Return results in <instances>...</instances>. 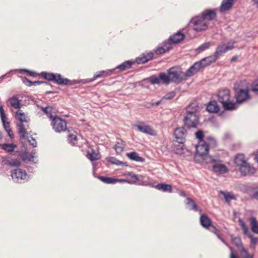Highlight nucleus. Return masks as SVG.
Returning a JSON list of instances; mask_svg holds the SVG:
<instances>
[{"mask_svg": "<svg viewBox=\"0 0 258 258\" xmlns=\"http://www.w3.org/2000/svg\"><path fill=\"white\" fill-rule=\"evenodd\" d=\"M171 83L179 84L184 80H186L185 73L179 67H173L167 70Z\"/></svg>", "mask_w": 258, "mask_h": 258, "instance_id": "4", "label": "nucleus"}, {"mask_svg": "<svg viewBox=\"0 0 258 258\" xmlns=\"http://www.w3.org/2000/svg\"><path fill=\"white\" fill-rule=\"evenodd\" d=\"M249 221L251 227V231L256 234H258V221L254 217H250Z\"/></svg>", "mask_w": 258, "mask_h": 258, "instance_id": "35", "label": "nucleus"}, {"mask_svg": "<svg viewBox=\"0 0 258 258\" xmlns=\"http://www.w3.org/2000/svg\"><path fill=\"white\" fill-rule=\"evenodd\" d=\"M6 132L8 133V136L11 139H13L14 138V135L11 129H8V130H6Z\"/></svg>", "mask_w": 258, "mask_h": 258, "instance_id": "64", "label": "nucleus"}, {"mask_svg": "<svg viewBox=\"0 0 258 258\" xmlns=\"http://www.w3.org/2000/svg\"><path fill=\"white\" fill-rule=\"evenodd\" d=\"M197 154L206 163L208 161L209 157H212L213 155L208 154L209 148L207 144L203 143H199V144L196 146Z\"/></svg>", "mask_w": 258, "mask_h": 258, "instance_id": "8", "label": "nucleus"}, {"mask_svg": "<svg viewBox=\"0 0 258 258\" xmlns=\"http://www.w3.org/2000/svg\"><path fill=\"white\" fill-rule=\"evenodd\" d=\"M75 82H82L83 84H86V83H90V82H92L93 81V79H92V78L91 79H85V80H81L80 81H78V80H74Z\"/></svg>", "mask_w": 258, "mask_h": 258, "instance_id": "61", "label": "nucleus"}, {"mask_svg": "<svg viewBox=\"0 0 258 258\" xmlns=\"http://www.w3.org/2000/svg\"><path fill=\"white\" fill-rule=\"evenodd\" d=\"M87 157L92 161L97 160L100 158L99 154L94 150H92L90 153L89 152L87 155Z\"/></svg>", "mask_w": 258, "mask_h": 258, "instance_id": "42", "label": "nucleus"}, {"mask_svg": "<svg viewBox=\"0 0 258 258\" xmlns=\"http://www.w3.org/2000/svg\"><path fill=\"white\" fill-rule=\"evenodd\" d=\"M11 105L15 109H18L20 107V100L16 96H13L9 99Z\"/></svg>", "mask_w": 258, "mask_h": 258, "instance_id": "38", "label": "nucleus"}, {"mask_svg": "<svg viewBox=\"0 0 258 258\" xmlns=\"http://www.w3.org/2000/svg\"><path fill=\"white\" fill-rule=\"evenodd\" d=\"M234 3V0H223L221 3L220 11L221 12L228 11L231 9Z\"/></svg>", "mask_w": 258, "mask_h": 258, "instance_id": "29", "label": "nucleus"}, {"mask_svg": "<svg viewBox=\"0 0 258 258\" xmlns=\"http://www.w3.org/2000/svg\"><path fill=\"white\" fill-rule=\"evenodd\" d=\"M238 223L239 225L241 226L243 234L247 236L250 239V243L252 245L253 248H255V245L258 243V238L254 237L249 231L246 227L245 222L241 219L238 220Z\"/></svg>", "mask_w": 258, "mask_h": 258, "instance_id": "13", "label": "nucleus"}, {"mask_svg": "<svg viewBox=\"0 0 258 258\" xmlns=\"http://www.w3.org/2000/svg\"><path fill=\"white\" fill-rule=\"evenodd\" d=\"M186 131L184 127L176 128L174 133V136L176 139V142L179 144H183L185 141Z\"/></svg>", "mask_w": 258, "mask_h": 258, "instance_id": "16", "label": "nucleus"}, {"mask_svg": "<svg viewBox=\"0 0 258 258\" xmlns=\"http://www.w3.org/2000/svg\"><path fill=\"white\" fill-rule=\"evenodd\" d=\"M208 159H209L208 161L206 163L213 165L212 170L214 172L218 174H222L227 172V168L223 164V161L218 155H214L212 157H209Z\"/></svg>", "mask_w": 258, "mask_h": 258, "instance_id": "3", "label": "nucleus"}, {"mask_svg": "<svg viewBox=\"0 0 258 258\" xmlns=\"http://www.w3.org/2000/svg\"><path fill=\"white\" fill-rule=\"evenodd\" d=\"M232 243L237 247L240 250L242 249V247H243L241 242V240L239 237H234L232 238Z\"/></svg>", "mask_w": 258, "mask_h": 258, "instance_id": "43", "label": "nucleus"}, {"mask_svg": "<svg viewBox=\"0 0 258 258\" xmlns=\"http://www.w3.org/2000/svg\"><path fill=\"white\" fill-rule=\"evenodd\" d=\"M172 48V46L169 42L165 40L163 42L161 46L158 47L155 51V53L157 54H162Z\"/></svg>", "mask_w": 258, "mask_h": 258, "instance_id": "24", "label": "nucleus"}, {"mask_svg": "<svg viewBox=\"0 0 258 258\" xmlns=\"http://www.w3.org/2000/svg\"><path fill=\"white\" fill-rule=\"evenodd\" d=\"M196 136L197 139H198L200 140L199 143H203L205 141H203V139L204 138V134L203 132L202 131H198L196 133Z\"/></svg>", "mask_w": 258, "mask_h": 258, "instance_id": "50", "label": "nucleus"}, {"mask_svg": "<svg viewBox=\"0 0 258 258\" xmlns=\"http://www.w3.org/2000/svg\"><path fill=\"white\" fill-rule=\"evenodd\" d=\"M21 78L23 83L27 86H28V84H31V83H32V81L28 79L25 77H22Z\"/></svg>", "mask_w": 258, "mask_h": 258, "instance_id": "62", "label": "nucleus"}, {"mask_svg": "<svg viewBox=\"0 0 258 258\" xmlns=\"http://www.w3.org/2000/svg\"><path fill=\"white\" fill-rule=\"evenodd\" d=\"M108 161L111 163L112 164L116 165H122L124 164V163L119 160H117L115 157H109L108 159Z\"/></svg>", "mask_w": 258, "mask_h": 258, "instance_id": "45", "label": "nucleus"}, {"mask_svg": "<svg viewBox=\"0 0 258 258\" xmlns=\"http://www.w3.org/2000/svg\"><path fill=\"white\" fill-rule=\"evenodd\" d=\"M16 147L17 145L13 143L0 144V148L8 153L13 152Z\"/></svg>", "mask_w": 258, "mask_h": 258, "instance_id": "32", "label": "nucleus"}, {"mask_svg": "<svg viewBox=\"0 0 258 258\" xmlns=\"http://www.w3.org/2000/svg\"><path fill=\"white\" fill-rule=\"evenodd\" d=\"M184 34L182 33L180 31H178L177 32L171 35L169 39L166 40L170 42L171 46L172 47V44H175L180 43L184 39Z\"/></svg>", "mask_w": 258, "mask_h": 258, "instance_id": "21", "label": "nucleus"}, {"mask_svg": "<svg viewBox=\"0 0 258 258\" xmlns=\"http://www.w3.org/2000/svg\"><path fill=\"white\" fill-rule=\"evenodd\" d=\"M235 91L236 103L241 104L250 99L248 89L237 88Z\"/></svg>", "mask_w": 258, "mask_h": 258, "instance_id": "10", "label": "nucleus"}, {"mask_svg": "<svg viewBox=\"0 0 258 258\" xmlns=\"http://www.w3.org/2000/svg\"><path fill=\"white\" fill-rule=\"evenodd\" d=\"M40 75L43 77L45 80L48 81H52L54 83L59 85H67L70 82L69 79L62 78L60 74H54L52 73L42 72L40 73Z\"/></svg>", "mask_w": 258, "mask_h": 258, "instance_id": "6", "label": "nucleus"}, {"mask_svg": "<svg viewBox=\"0 0 258 258\" xmlns=\"http://www.w3.org/2000/svg\"><path fill=\"white\" fill-rule=\"evenodd\" d=\"M11 176L14 182L18 183L26 181L29 179V176L26 172L19 168L12 170Z\"/></svg>", "mask_w": 258, "mask_h": 258, "instance_id": "9", "label": "nucleus"}, {"mask_svg": "<svg viewBox=\"0 0 258 258\" xmlns=\"http://www.w3.org/2000/svg\"><path fill=\"white\" fill-rule=\"evenodd\" d=\"M48 110L46 111V114L47 117L52 120V119L54 118V117L52 115L53 108L51 106H48Z\"/></svg>", "mask_w": 258, "mask_h": 258, "instance_id": "52", "label": "nucleus"}, {"mask_svg": "<svg viewBox=\"0 0 258 258\" xmlns=\"http://www.w3.org/2000/svg\"><path fill=\"white\" fill-rule=\"evenodd\" d=\"M104 77H106L113 74H117L115 68L104 71Z\"/></svg>", "mask_w": 258, "mask_h": 258, "instance_id": "51", "label": "nucleus"}, {"mask_svg": "<svg viewBox=\"0 0 258 258\" xmlns=\"http://www.w3.org/2000/svg\"><path fill=\"white\" fill-rule=\"evenodd\" d=\"M20 72H26L27 73L29 76H32L33 77H36L38 74L35 72H33V71H29L28 70H26V69H21L20 70Z\"/></svg>", "mask_w": 258, "mask_h": 258, "instance_id": "53", "label": "nucleus"}, {"mask_svg": "<svg viewBox=\"0 0 258 258\" xmlns=\"http://www.w3.org/2000/svg\"><path fill=\"white\" fill-rule=\"evenodd\" d=\"M35 154V150L32 151L30 153L25 152L21 155V158L24 161H28L33 163H36L37 162V160L36 161H35V159L36 158Z\"/></svg>", "mask_w": 258, "mask_h": 258, "instance_id": "22", "label": "nucleus"}, {"mask_svg": "<svg viewBox=\"0 0 258 258\" xmlns=\"http://www.w3.org/2000/svg\"><path fill=\"white\" fill-rule=\"evenodd\" d=\"M155 188L163 192L171 193L172 192V187L171 184L165 183H158L155 186Z\"/></svg>", "mask_w": 258, "mask_h": 258, "instance_id": "31", "label": "nucleus"}, {"mask_svg": "<svg viewBox=\"0 0 258 258\" xmlns=\"http://www.w3.org/2000/svg\"><path fill=\"white\" fill-rule=\"evenodd\" d=\"M11 160H10L8 158L3 157L2 160V163L3 165H7L10 166Z\"/></svg>", "mask_w": 258, "mask_h": 258, "instance_id": "59", "label": "nucleus"}, {"mask_svg": "<svg viewBox=\"0 0 258 258\" xmlns=\"http://www.w3.org/2000/svg\"><path fill=\"white\" fill-rule=\"evenodd\" d=\"M207 110L211 113H217L220 110V107L215 100L210 101L207 106Z\"/></svg>", "mask_w": 258, "mask_h": 258, "instance_id": "27", "label": "nucleus"}, {"mask_svg": "<svg viewBox=\"0 0 258 258\" xmlns=\"http://www.w3.org/2000/svg\"><path fill=\"white\" fill-rule=\"evenodd\" d=\"M51 124L53 130L56 133L64 132L67 129L66 121L58 117L55 116L52 119Z\"/></svg>", "mask_w": 258, "mask_h": 258, "instance_id": "11", "label": "nucleus"}, {"mask_svg": "<svg viewBox=\"0 0 258 258\" xmlns=\"http://www.w3.org/2000/svg\"><path fill=\"white\" fill-rule=\"evenodd\" d=\"M240 253L242 255V258H253V255L249 254L244 247H242V249L240 250Z\"/></svg>", "mask_w": 258, "mask_h": 258, "instance_id": "47", "label": "nucleus"}, {"mask_svg": "<svg viewBox=\"0 0 258 258\" xmlns=\"http://www.w3.org/2000/svg\"><path fill=\"white\" fill-rule=\"evenodd\" d=\"M200 223L203 227L205 228H209L210 230L214 233H216V231H217V229L214 226L211 225V220L205 215L201 216Z\"/></svg>", "mask_w": 258, "mask_h": 258, "instance_id": "20", "label": "nucleus"}, {"mask_svg": "<svg viewBox=\"0 0 258 258\" xmlns=\"http://www.w3.org/2000/svg\"><path fill=\"white\" fill-rule=\"evenodd\" d=\"M28 142L30 143L31 145H32L34 147H36L37 146V142L36 140L33 138L31 136L27 140Z\"/></svg>", "mask_w": 258, "mask_h": 258, "instance_id": "54", "label": "nucleus"}, {"mask_svg": "<svg viewBox=\"0 0 258 258\" xmlns=\"http://www.w3.org/2000/svg\"><path fill=\"white\" fill-rule=\"evenodd\" d=\"M21 165L20 162L16 159H12L11 160V163L10 166L12 167H19Z\"/></svg>", "mask_w": 258, "mask_h": 258, "instance_id": "55", "label": "nucleus"}, {"mask_svg": "<svg viewBox=\"0 0 258 258\" xmlns=\"http://www.w3.org/2000/svg\"><path fill=\"white\" fill-rule=\"evenodd\" d=\"M221 194L224 196L225 201L227 203L230 202L232 200L235 199V196L231 192L221 191Z\"/></svg>", "mask_w": 258, "mask_h": 258, "instance_id": "40", "label": "nucleus"}, {"mask_svg": "<svg viewBox=\"0 0 258 258\" xmlns=\"http://www.w3.org/2000/svg\"><path fill=\"white\" fill-rule=\"evenodd\" d=\"M197 106H193L192 104H190L187 107V114L184 117V124L188 128H196L199 123L198 116L196 115V112L197 110Z\"/></svg>", "mask_w": 258, "mask_h": 258, "instance_id": "2", "label": "nucleus"}, {"mask_svg": "<svg viewBox=\"0 0 258 258\" xmlns=\"http://www.w3.org/2000/svg\"><path fill=\"white\" fill-rule=\"evenodd\" d=\"M68 141L70 144L74 146L77 143V136L74 135H70L68 136Z\"/></svg>", "mask_w": 258, "mask_h": 258, "instance_id": "48", "label": "nucleus"}, {"mask_svg": "<svg viewBox=\"0 0 258 258\" xmlns=\"http://www.w3.org/2000/svg\"><path fill=\"white\" fill-rule=\"evenodd\" d=\"M189 25L197 32L205 31L208 29L209 24L207 23L200 15L192 17Z\"/></svg>", "mask_w": 258, "mask_h": 258, "instance_id": "5", "label": "nucleus"}, {"mask_svg": "<svg viewBox=\"0 0 258 258\" xmlns=\"http://www.w3.org/2000/svg\"><path fill=\"white\" fill-rule=\"evenodd\" d=\"M204 143L208 144V148H209L210 146L215 147L217 145L216 141L215 139L211 137L206 138Z\"/></svg>", "mask_w": 258, "mask_h": 258, "instance_id": "44", "label": "nucleus"}, {"mask_svg": "<svg viewBox=\"0 0 258 258\" xmlns=\"http://www.w3.org/2000/svg\"><path fill=\"white\" fill-rule=\"evenodd\" d=\"M124 175H128L139 181H143L144 178V177L143 175L135 174L133 172H126L124 173Z\"/></svg>", "mask_w": 258, "mask_h": 258, "instance_id": "41", "label": "nucleus"}, {"mask_svg": "<svg viewBox=\"0 0 258 258\" xmlns=\"http://www.w3.org/2000/svg\"><path fill=\"white\" fill-rule=\"evenodd\" d=\"M0 115L4 127L5 129V130L6 131L8 130V129H11L10 123L8 121H6L7 117L5 113L4 108H2V107H1L0 108Z\"/></svg>", "mask_w": 258, "mask_h": 258, "instance_id": "33", "label": "nucleus"}, {"mask_svg": "<svg viewBox=\"0 0 258 258\" xmlns=\"http://www.w3.org/2000/svg\"><path fill=\"white\" fill-rule=\"evenodd\" d=\"M176 93L174 91H171L167 93L164 97L163 99L166 100H170L172 99L175 96Z\"/></svg>", "mask_w": 258, "mask_h": 258, "instance_id": "49", "label": "nucleus"}, {"mask_svg": "<svg viewBox=\"0 0 258 258\" xmlns=\"http://www.w3.org/2000/svg\"><path fill=\"white\" fill-rule=\"evenodd\" d=\"M186 207L188 210L198 212L200 210L195 202L190 198H186Z\"/></svg>", "mask_w": 258, "mask_h": 258, "instance_id": "30", "label": "nucleus"}, {"mask_svg": "<svg viewBox=\"0 0 258 258\" xmlns=\"http://www.w3.org/2000/svg\"><path fill=\"white\" fill-rule=\"evenodd\" d=\"M234 162L239 167L247 163L243 154H238L234 159Z\"/></svg>", "mask_w": 258, "mask_h": 258, "instance_id": "37", "label": "nucleus"}, {"mask_svg": "<svg viewBox=\"0 0 258 258\" xmlns=\"http://www.w3.org/2000/svg\"><path fill=\"white\" fill-rule=\"evenodd\" d=\"M153 57V53L152 52L144 53L136 59V62L138 64L144 63L152 59Z\"/></svg>", "mask_w": 258, "mask_h": 258, "instance_id": "23", "label": "nucleus"}, {"mask_svg": "<svg viewBox=\"0 0 258 258\" xmlns=\"http://www.w3.org/2000/svg\"><path fill=\"white\" fill-rule=\"evenodd\" d=\"M203 68L202 63L200 60L197 62H196L192 66H191L189 69H188L185 73V77H186L187 79L196 75L198 73L201 69Z\"/></svg>", "mask_w": 258, "mask_h": 258, "instance_id": "17", "label": "nucleus"}, {"mask_svg": "<svg viewBox=\"0 0 258 258\" xmlns=\"http://www.w3.org/2000/svg\"><path fill=\"white\" fill-rule=\"evenodd\" d=\"M42 83L48 84V83L46 82H43V81H34V82L32 81V83H31V84H28V86L31 87L32 85H34V86L39 85Z\"/></svg>", "mask_w": 258, "mask_h": 258, "instance_id": "60", "label": "nucleus"}, {"mask_svg": "<svg viewBox=\"0 0 258 258\" xmlns=\"http://www.w3.org/2000/svg\"><path fill=\"white\" fill-rule=\"evenodd\" d=\"M16 116L19 120V122L17 123V126H20L21 123L24 126L29 127V118L22 110L19 109L17 111Z\"/></svg>", "mask_w": 258, "mask_h": 258, "instance_id": "19", "label": "nucleus"}, {"mask_svg": "<svg viewBox=\"0 0 258 258\" xmlns=\"http://www.w3.org/2000/svg\"><path fill=\"white\" fill-rule=\"evenodd\" d=\"M204 20L209 24V22L215 20L217 17L215 10L206 9L199 14Z\"/></svg>", "mask_w": 258, "mask_h": 258, "instance_id": "15", "label": "nucleus"}, {"mask_svg": "<svg viewBox=\"0 0 258 258\" xmlns=\"http://www.w3.org/2000/svg\"><path fill=\"white\" fill-rule=\"evenodd\" d=\"M104 73H105L104 71L103 70L100 71L98 74H95L93 77L92 78V79H93V81L98 78L104 77Z\"/></svg>", "mask_w": 258, "mask_h": 258, "instance_id": "58", "label": "nucleus"}, {"mask_svg": "<svg viewBox=\"0 0 258 258\" xmlns=\"http://www.w3.org/2000/svg\"><path fill=\"white\" fill-rule=\"evenodd\" d=\"M134 127L141 133L153 136L156 135L155 131L144 122H141L139 124H134Z\"/></svg>", "mask_w": 258, "mask_h": 258, "instance_id": "14", "label": "nucleus"}, {"mask_svg": "<svg viewBox=\"0 0 258 258\" xmlns=\"http://www.w3.org/2000/svg\"><path fill=\"white\" fill-rule=\"evenodd\" d=\"M217 59L218 58L214 54L213 55H210L202 58L201 60H200V61L202 63V66L204 68L215 62Z\"/></svg>", "mask_w": 258, "mask_h": 258, "instance_id": "26", "label": "nucleus"}, {"mask_svg": "<svg viewBox=\"0 0 258 258\" xmlns=\"http://www.w3.org/2000/svg\"><path fill=\"white\" fill-rule=\"evenodd\" d=\"M135 61L132 60L125 61L115 68L117 74L131 68Z\"/></svg>", "mask_w": 258, "mask_h": 258, "instance_id": "25", "label": "nucleus"}, {"mask_svg": "<svg viewBox=\"0 0 258 258\" xmlns=\"http://www.w3.org/2000/svg\"><path fill=\"white\" fill-rule=\"evenodd\" d=\"M125 147L124 142L120 140L116 143L114 146V149L117 154H120L123 150Z\"/></svg>", "mask_w": 258, "mask_h": 258, "instance_id": "39", "label": "nucleus"}, {"mask_svg": "<svg viewBox=\"0 0 258 258\" xmlns=\"http://www.w3.org/2000/svg\"><path fill=\"white\" fill-rule=\"evenodd\" d=\"M217 101L221 103L225 110H233L237 108L236 103L231 100L230 91L228 89L220 90L217 95Z\"/></svg>", "mask_w": 258, "mask_h": 258, "instance_id": "1", "label": "nucleus"}, {"mask_svg": "<svg viewBox=\"0 0 258 258\" xmlns=\"http://www.w3.org/2000/svg\"><path fill=\"white\" fill-rule=\"evenodd\" d=\"M97 178L101 181L107 184H114L117 182L121 181L120 179H116L112 177H104L98 176Z\"/></svg>", "mask_w": 258, "mask_h": 258, "instance_id": "36", "label": "nucleus"}, {"mask_svg": "<svg viewBox=\"0 0 258 258\" xmlns=\"http://www.w3.org/2000/svg\"><path fill=\"white\" fill-rule=\"evenodd\" d=\"M234 44V42L231 43L229 42L228 43V45L224 42L221 43L217 46L214 54L218 58L223 54L233 49Z\"/></svg>", "mask_w": 258, "mask_h": 258, "instance_id": "12", "label": "nucleus"}, {"mask_svg": "<svg viewBox=\"0 0 258 258\" xmlns=\"http://www.w3.org/2000/svg\"><path fill=\"white\" fill-rule=\"evenodd\" d=\"M217 237L226 245L231 250H232V248L226 243V242L219 235V231L217 230V231H216V233H215Z\"/></svg>", "mask_w": 258, "mask_h": 258, "instance_id": "56", "label": "nucleus"}, {"mask_svg": "<svg viewBox=\"0 0 258 258\" xmlns=\"http://www.w3.org/2000/svg\"><path fill=\"white\" fill-rule=\"evenodd\" d=\"M239 170L241 173L245 176L249 174H253L255 172L254 169L250 166L247 162L245 165H243L239 167Z\"/></svg>", "mask_w": 258, "mask_h": 258, "instance_id": "28", "label": "nucleus"}, {"mask_svg": "<svg viewBox=\"0 0 258 258\" xmlns=\"http://www.w3.org/2000/svg\"><path fill=\"white\" fill-rule=\"evenodd\" d=\"M252 90L253 92H258V80L254 81L252 84Z\"/></svg>", "mask_w": 258, "mask_h": 258, "instance_id": "57", "label": "nucleus"}, {"mask_svg": "<svg viewBox=\"0 0 258 258\" xmlns=\"http://www.w3.org/2000/svg\"><path fill=\"white\" fill-rule=\"evenodd\" d=\"M148 80L152 85L162 84L167 86L171 83L167 71L166 73H160L158 76L156 75H152L148 78Z\"/></svg>", "mask_w": 258, "mask_h": 258, "instance_id": "7", "label": "nucleus"}, {"mask_svg": "<svg viewBox=\"0 0 258 258\" xmlns=\"http://www.w3.org/2000/svg\"><path fill=\"white\" fill-rule=\"evenodd\" d=\"M213 43L211 42H205L201 45L198 48L200 51H203L209 48L211 45H213Z\"/></svg>", "mask_w": 258, "mask_h": 258, "instance_id": "46", "label": "nucleus"}, {"mask_svg": "<svg viewBox=\"0 0 258 258\" xmlns=\"http://www.w3.org/2000/svg\"><path fill=\"white\" fill-rule=\"evenodd\" d=\"M121 181H120V182H126L130 184H135L137 183L136 181L134 180H125V179H120Z\"/></svg>", "mask_w": 258, "mask_h": 258, "instance_id": "63", "label": "nucleus"}, {"mask_svg": "<svg viewBox=\"0 0 258 258\" xmlns=\"http://www.w3.org/2000/svg\"><path fill=\"white\" fill-rule=\"evenodd\" d=\"M126 156L131 160L136 162H143L145 160L143 158L140 157L136 152H132L126 153Z\"/></svg>", "mask_w": 258, "mask_h": 258, "instance_id": "34", "label": "nucleus"}, {"mask_svg": "<svg viewBox=\"0 0 258 258\" xmlns=\"http://www.w3.org/2000/svg\"><path fill=\"white\" fill-rule=\"evenodd\" d=\"M17 127L20 141L22 144H23L30 137L29 136L30 135V133H29V132L27 131V130L29 129V127L24 126L21 123L20 125V126Z\"/></svg>", "mask_w": 258, "mask_h": 258, "instance_id": "18", "label": "nucleus"}]
</instances>
